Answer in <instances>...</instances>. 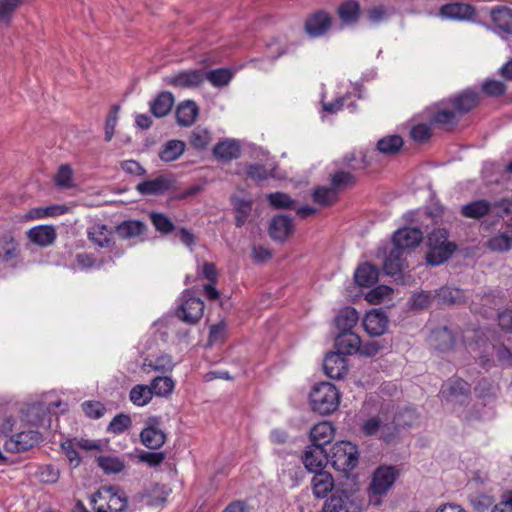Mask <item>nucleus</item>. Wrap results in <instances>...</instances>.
<instances>
[{
    "label": "nucleus",
    "mask_w": 512,
    "mask_h": 512,
    "mask_svg": "<svg viewBox=\"0 0 512 512\" xmlns=\"http://www.w3.org/2000/svg\"><path fill=\"white\" fill-rule=\"evenodd\" d=\"M457 249L455 242L449 240V232L445 228H435L427 236L426 262L438 266L446 262Z\"/></svg>",
    "instance_id": "obj_1"
},
{
    "label": "nucleus",
    "mask_w": 512,
    "mask_h": 512,
    "mask_svg": "<svg viewBox=\"0 0 512 512\" xmlns=\"http://www.w3.org/2000/svg\"><path fill=\"white\" fill-rule=\"evenodd\" d=\"M90 505L94 512H127L128 498L116 486H102L92 494Z\"/></svg>",
    "instance_id": "obj_2"
},
{
    "label": "nucleus",
    "mask_w": 512,
    "mask_h": 512,
    "mask_svg": "<svg viewBox=\"0 0 512 512\" xmlns=\"http://www.w3.org/2000/svg\"><path fill=\"white\" fill-rule=\"evenodd\" d=\"M340 398V392L334 384L320 382L310 392L311 408L321 415H329L338 409Z\"/></svg>",
    "instance_id": "obj_3"
},
{
    "label": "nucleus",
    "mask_w": 512,
    "mask_h": 512,
    "mask_svg": "<svg viewBox=\"0 0 512 512\" xmlns=\"http://www.w3.org/2000/svg\"><path fill=\"white\" fill-rule=\"evenodd\" d=\"M364 497L356 490L335 489L325 501L322 512H361Z\"/></svg>",
    "instance_id": "obj_4"
},
{
    "label": "nucleus",
    "mask_w": 512,
    "mask_h": 512,
    "mask_svg": "<svg viewBox=\"0 0 512 512\" xmlns=\"http://www.w3.org/2000/svg\"><path fill=\"white\" fill-rule=\"evenodd\" d=\"M359 452L355 444L349 441L336 442L328 455L332 467L340 472H349L358 465Z\"/></svg>",
    "instance_id": "obj_5"
},
{
    "label": "nucleus",
    "mask_w": 512,
    "mask_h": 512,
    "mask_svg": "<svg viewBox=\"0 0 512 512\" xmlns=\"http://www.w3.org/2000/svg\"><path fill=\"white\" fill-rule=\"evenodd\" d=\"M203 312V300L189 290L184 291L181 304L176 310L177 317L187 324H196L202 318Z\"/></svg>",
    "instance_id": "obj_6"
},
{
    "label": "nucleus",
    "mask_w": 512,
    "mask_h": 512,
    "mask_svg": "<svg viewBox=\"0 0 512 512\" xmlns=\"http://www.w3.org/2000/svg\"><path fill=\"white\" fill-rule=\"evenodd\" d=\"M167 436L161 427L160 417H150L140 432L141 443L150 450L160 449L166 442Z\"/></svg>",
    "instance_id": "obj_7"
},
{
    "label": "nucleus",
    "mask_w": 512,
    "mask_h": 512,
    "mask_svg": "<svg viewBox=\"0 0 512 512\" xmlns=\"http://www.w3.org/2000/svg\"><path fill=\"white\" fill-rule=\"evenodd\" d=\"M42 435L34 430L22 431L11 434L3 443V448L9 453L25 452L38 445Z\"/></svg>",
    "instance_id": "obj_8"
},
{
    "label": "nucleus",
    "mask_w": 512,
    "mask_h": 512,
    "mask_svg": "<svg viewBox=\"0 0 512 512\" xmlns=\"http://www.w3.org/2000/svg\"><path fill=\"white\" fill-rule=\"evenodd\" d=\"M400 471L395 466H379L373 473L370 492L373 495H383L393 486Z\"/></svg>",
    "instance_id": "obj_9"
},
{
    "label": "nucleus",
    "mask_w": 512,
    "mask_h": 512,
    "mask_svg": "<svg viewBox=\"0 0 512 512\" xmlns=\"http://www.w3.org/2000/svg\"><path fill=\"white\" fill-rule=\"evenodd\" d=\"M429 120L432 125L443 128L446 131H451L458 125L461 117L446 99L436 105Z\"/></svg>",
    "instance_id": "obj_10"
},
{
    "label": "nucleus",
    "mask_w": 512,
    "mask_h": 512,
    "mask_svg": "<svg viewBox=\"0 0 512 512\" xmlns=\"http://www.w3.org/2000/svg\"><path fill=\"white\" fill-rule=\"evenodd\" d=\"M332 26L331 15L324 10L310 13L304 21V31L310 38L325 36Z\"/></svg>",
    "instance_id": "obj_11"
},
{
    "label": "nucleus",
    "mask_w": 512,
    "mask_h": 512,
    "mask_svg": "<svg viewBox=\"0 0 512 512\" xmlns=\"http://www.w3.org/2000/svg\"><path fill=\"white\" fill-rule=\"evenodd\" d=\"M205 81V72L201 69L186 70L165 78V82L175 88H195Z\"/></svg>",
    "instance_id": "obj_12"
},
{
    "label": "nucleus",
    "mask_w": 512,
    "mask_h": 512,
    "mask_svg": "<svg viewBox=\"0 0 512 512\" xmlns=\"http://www.w3.org/2000/svg\"><path fill=\"white\" fill-rule=\"evenodd\" d=\"M458 115L462 118L480 102V94L474 89H465L461 93L447 99Z\"/></svg>",
    "instance_id": "obj_13"
},
{
    "label": "nucleus",
    "mask_w": 512,
    "mask_h": 512,
    "mask_svg": "<svg viewBox=\"0 0 512 512\" xmlns=\"http://www.w3.org/2000/svg\"><path fill=\"white\" fill-rule=\"evenodd\" d=\"M323 369L329 378L342 379L348 373L347 359L339 353L329 352L324 358Z\"/></svg>",
    "instance_id": "obj_14"
},
{
    "label": "nucleus",
    "mask_w": 512,
    "mask_h": 512,
    "mask_svg": "<svg viewBox=\"0 0 512 512\" xmlns=\"http://www.w3.org/2000/svg\"><path fill=\"white\" fill-rule=\"evenodd\" d=\"M21 255L19 242L11 233L0 236V262L15 266Z\"/></svg>",
    "instance_id": "obj_15"
},
{
    "label": "nucleus",
    "mask_w": 512,
    "mask_h": 512,
    "mask_svg": "<svg viewBox=\"0 0 512 512\" xmlns=\"http://www.w3.org/2000/svg\"><path fill=\"white\" fill-rule=\"evenodd\" d=\"M302 462L309 472L316 473L324 470L328 463V454L324 448L309 445L302 455Z\"/></svg>",
    "instance_id": "obj_16"
},
{
    "label": "nucleus",
    "mask_w": 512,
    "mask_h": 512,
    "mask_svg": "<svg viewBox=\"0 0 512 512\" xmlns=\"http://www.w3.org/2000/svg\"><path fill=\"white\" fill-rule=\"evenodd\" d=\"M423 239V232L416 227H404L393 234V245L404 250L417 247Z\"/></svg>",
    "instance_id": "obj_17"
},
{
    "label": "nucleus",
    "mask_w": 512,
    "mask_h": 512,
    "mask_svg": "<svg viewBox=\"0 0 512 512\" xmlns=\"http://www.w3.org/2000/svg\"><path fill=\"white\" fill-rule=\"evenodd\" d=\"M388 323L387 315L381 310L369 311L363 319L364 329L371 336L384 334L387 330Z\"/></svg>",
    "instance_id": "obj_18"
},
{
    "label": "nucleus",
    "mask_w": 512,
    "mask_h": 512,
    "mask_svg": "<svg viewBox=\"0 0 512 512\" xmlns=\"http://www.w3.org/2000/svg\"><path fill=\"white\" fill-rule=\"evenodd\" d=\"M335 437V428L329 421H322L314 425L310 430L311 446L324 448Z\"/></svg>",
    "instance_id": "obj_19"
},
{
    "label": "nucleus",
    "mask_w": 512,
    "mask_h": 512,
    "mask_svg": "<svg viewBox=\"0 0 512 512\" xmlns=\"http://www.w3.org/2000/svg\"><path fill=\"white\" fill-rule=\"evenodd\" d=\"M172 181L166 176H158L151 180H144L136 185V190L139 194L148 195H163L170 190Z\"/></svg>",
    "instance_id": "obj_20"
},
{
    "label": "nucleus",
    "mask_w": 512,
    "mask_h": 512,
    "mask_svg": "<svg viewBox=\"0 0 512 512\" xmlns=\"http://www.w3.org/2000/svg\"><path fill=\"white\" fill-rule=\"evenodd\" d=\"M404 253V250L393 245V248L390 250L383 263V269L387 275L400 276L404 269L407 268Z\"/></svg>",
    "instance_id": "obj_21"
},
{
    "label": "nucleus",
    "mask_w": 512,
    "mask_h": 512,
    "mask_svg": "<svg viewBox=\"0 0 512 512\" xmlns=\"http://www.w3.org/2000/svg\"><path fill=\"white\" fill-rule=\"evenodd\" d=\"M293 232L292 219L286 215L274 216L269 224L270 237L279 242H283Z\"/></svg>",
    "instance_id": "obj_22"
},
{
    "label": "nucleus",
    "mask_w": 512,
    "mask_h": 512,
    "mask_svg": "<svg viewBox=\"0 0 512 512\" xmlns=\"http://www.w3.org/2000/svg\"><path fill=\"white\" fill-rule=\"evenodd\" d=\"M470 391V384L461 378L450 379L441 388V394L446 400L466 399L469 397Z\"/></svg>",
    "instance_id": "obj_23"
},
{
    "label": "nucleus",
    "mask_w": 512,
    "mask_h": 512,
    "mask_svg": "<svg viewBox=\"0 0 512 512\" xmlns=\"http://www.w3.org/2000/svg\"><path fill=\"white\" fill-rule=\"evenodd\" d=\"M361 339L358 334L353 331L339 332L335 339L337 352L343 356L352 355L358 352Z\"/></svg>",
    "instance_id": "obj_24"
},
{
    "label": "nucleus",
    "mask_w": 512,
    "mask_h": 512,
    "mask_svg": "<svg viewBox=\"0 0 512 512\" xmlns=\"http://www.w3.org/2000/svg\"><path fill=\"white\" fill-rule=\"evenodd\" d=\"M429 342L434 349L440 352H447L454 346V335L446 326L437 327L431 331Z\"/></svg>",
    "instance_id": "obj_25"
},
{
    "label": "nucleus",
    "mask_w": 512,
    "mask_h": 512,
    "mask_svg": "<svg viewBox=\"0 0 512 512\" xmlns=\"http://www.w3.org/2000/svg\"><path fill=\"white\" fill-rule=\"evenodd\" d=\"M500 202L490 203L485 199L475 200L461 207V214L470 219H481L488 215L492 208L499 207Z\"/></svg>",
    "instance_id": "obj_26"
},
{
    "label": "nucleus",
    "mask_w": 512,
    "mask_h": 512,
    "mask_svg": "<svg viewBox=\"0 0 512 512\" xmlns=\"http://www.w3.org/2000/svg\"><path fill=\"white\" fill-rule=\"evenodd\" d=\"M312 491L315 497L324 498L334 491V479L327 471H317L311 479Z\"/></svg>",
    "instance_id": "obj_27"
},
{
    "label": "nucleus",
    "mask_w": 512,
    "mask_h": 512,
    "mask_svg": "<svg viewBox=\"0 0 512 512\" xmlns=\"http://www.w3.org/2000/svg\"><path fill=\"white\" fill-rule=\"evenodd\" d=\"M199 114L197 104L192 100L181 102L175 111L176 122L182 127H189L196 121Z\"/></svg>",
    "instance_id": "obj_28"
},
{
    "label": "nucleus",
    "mask_w": 512,
    "mask_h": 512,
    "mask_svg": "<svg viewBox=\"0 0 512 512\" xmlns=\"http://www.w3.org/2000/svg\"><path fill=\"white\" fill-rule=\"evenodd\" d=\"M27 237L30 242L41 247H47L55 241L56 231L53 226L39 225L30 228L27 231Z\"/></svg>",
    "instance_id": "obj_29"
},
{
    "label": "nucleus",
    "mask_w": 512,
    "mask_h": 512,
    "mask_svg": "<svg viewBox=\"0 0 512 512\" xmlns=\"http://www.w3.org/2000/svg\"><path fill=\"white\" fill-rule=\"evenodd\" d=\"M212 152L215 158L230 161L240 157L241 147L236 140L225 139L218 142Z\"/></svg>",
    "instance_id": "obj_30"
},
{
    "label": "nucleus",
    "mask_w": 512,
    "mask_h": 512,
    "mask_svg": "<svg viewBox=\"0 0 512 512\" xmlns=\"http://www.w3.org/2000/svg\"><path fill=\"white\" fill-rule=\"evenodd\" d=\"M113 231L106 225L96 223L88 231V238L91 242L101 248H110L113 242Z\"/></svg>",
    "instance_id": "obj_31"
},
{
    "label": "nucleus",
    "mask_w": 512,
    "mask_h": 512,
    "mask_svg": "<svg viewBox=\"0 0 512 512\" xmlns=\"http://www.w3.org/2000/svg\"><path fill=\"white\" fill-rule=\"evenodd\" d=\"M441 14L449 19L463 20L472 18L475 14V9L469 4L455 2L442 6Z\"/></svg>",
    "instance_id": "obj_32"
},
{
    "label": "nucleus",
    "mask_w": 512,
    "mask_h": 512,
    "mask_svg": "<svg viewBox=\"0 0 512 512\" xmlns=\"http://www.w3.org/2000/svg\"><path fill=\"white\" fill-rule=\"evenodd\" d=\"M491 19L496 28L506 34H512V9L497 6L491 10Z\"/></svg>",
    "instance_id": "obj_33"
},
{
    "label": "nucleus",
    "mask_w": 512,
    "mask_h": 512,
    "mask_svg": "<svg viewBox=\"0 0 512 512\" xmlns=\"http://www.w3.org/2000/svg\"><path fill=\"white\" fill-rule=\"evenodd\" d=\"M378 268L370 263L358 266L354 273L355 282L361 287H371L378 281Z\"/></svg>",
    "instance_id": "obj_34"
},
{
    "label": "nucleus",
    "mask_w": 512,
    "mask_h": 512,
    "mask_svg": "<svg viewBox=\"0 0 512 512\" xmlns=\"http://www.w3.org/2000/svg\"><path fill=\"white\" fill-rule=\"evenodd\" d=\"M173 105V94L168 91H163L150 103V111L155 117L161 118L169 114Z\"/></svg>",
    "instance_id": "obj_35"
},
{
    "label": "nucleus",
    "mask_w": 512,
    "mask_h": 512,
    "mask_svg": "<svg viewBox=\"0 0 512 512\" xmlns=\"http://www.w3.org/2000/svg\"><path fill=\"white\" fill-rule=\"evenodd\" d=\"M146 230V224L139 220H126L116 226V232L122 239H132L142 236Z\"/></svg>",
    "instance_id": "obj_36"
},
{
    "label": "nucleus",
    "mask_w": 512,
    "mask_h": 512,
    "mask_svg": "<svg viewBox=\"0 0 512 512\" xmlns=\"http://www.w3.org/2000/svg\"><path fill=\"white\" fill-rule=\"evenodd\" d=\"M360 4L355 0H347L339 5L337 14L344 24H355L360 17Z\"/></svg>",
    "instance_id": "obj_37"
},
{
    "label": "nucleus",
    "mask_w": 512,
    "mask_h": 512,
    "mask_svg": "<svg viewBox=\"0 0 512 512\" xmlns=\"http://www.w3.org/2000/svg\"><path fill=\"white\" fill-rule=\"evenodd\" d=\"M186 148L182 140L172 139L167 141L159 152V158L164 162H172L179 159Z\"/></svg>",
    "instance_id": "obj_38"
},
{
    "label": "nucleus",
    "mask_w": 512,
    "mask_h": 512,
    "mask_svg": "<svg viewBox=\"0 0 512 512\" xmlns=\"http://www.w3.org/2000/svg\"><path fill=\"white\" fill-rule=\"evenodd\" d=\"M69 211V207L66 205H50L47 207H36L30 209L25 218L27 220L43 219L47 217H56L64 215Z\"/></svg>",
    "instance_id": "obj_39"
},
{
    "label": "nucleus",
    "mask_w": 512,
    "mask_h": 512,
    "mask_svg": "<svg viewBox=\"0 0 512 512\" xmlns=\"http://www.w3.org/2000/svg\"><path fill=\"white\" fill-rule=\"evenodd\" d=\"M174 368V362L172 360V357L169 355H161L156 357L155 359H144L142 369L145 372H160L162 374H165L167 372L172 371Z\"/></svg>",
    "instance_id": "obj_40"
},
{
    "label": "nucleus",
    "mask_w": 512,
    "mask_h": 512,
    "mask_svg": "<svg viewBox=\"0 0 512 512\" xmlns=\"http://www.w3.org/2000/svg\"><path fill=\"white\" fill-rule=\"evenodd\" d=\"M231 201L235 211V225L237 227H242L251 213L252 201L250 199L240 198L237 196H232Z\"/></svg>",
    "instance_id": "obj_41"
},
{
    "label": "nucleus",
    "mask_w": 512,
    "mask_h": 512,
    "mask_svg": "<svg viewBox=\"0 0 512 512\" xmlns=\"http://www.w3.org/2000/svg\"><path fill=\"white\" fill-rule=\"evenodd\" d=\"M440 305H454L464 301V293L459 288L442 287L434 294Z\"/></svg>",
    "instance_id": "obj_42"
},
{
    "label": "nucleus",
    "mask_w": 512,
    "mask_h": 512,
    "mask_svg": "<svg viewBox=\"0 0 512 512\" xmlns=\"http://www.w3.org/2000/svg\"><path fill=\"white\" fill-rule=\"evenodd\" d=\"M358 319V312L352 307H347L337 315L335 319L336 327L340 332L352 331Z\"/></svg>",
    "instance_id": "obj_43"
},
{
    "label": "nucleus",
    "mask_w": 512,
    "mask_h": 512,
    "mask_svg": "<svg viewBox=\"0 0 512 512\" xmlns=\"http://www.w3.org/2000/svg\"><path fill=\"white\" fill-rule=\"evenodd\" d=\"M403 143V139L399 135L385 136L378 140L377 151L385 155H395L401 150Z\"/></svg>",
    "instance_id": "obj_44"
},
{
    "label": "nucleus",
    "mask_w": 512,
    "mask_h": 512,
    "mask_svg": "<svg viewBox=\"0 0 512 512\" xmlns=\"http://www.w3.org/2000/svg\"><path fill=\"white\" fill-rule=\"evenodd\" d=\"M212 141L211 133L208 129L196 127L189 136V143L195 150H206Z\"/></svg>",
    "instance_id": "obj_45"
},
{
    "label": "nucleus",
    "mask_w": 512,
    "mask_h": 512,
    "mask_svg": "<svg viewBox=\"0 0 512 512\" xmlns=\"http://www.w3.org/2000/svg\"><path fill=\"white\" fill-rule=\"evenodd\" d=\"M356 184V177L349 171H337L331 175V187L338 194L339 191L352 188Z\"/></svg>",
    "instance_id": "obj_46"
},
{
    "label": "nucleus",
    "mask_w": 512,
    "mask_h": 512,
    "mask_svg": "<svg viewBox=\"0 0 512 512\" xmlns=\"http://www.w3.org/2000/svg\"><path fill=\"white\" fill-rule=\"evenodd\" d=\"M312 199L321 206H330L338 200V194L331 186H320L314 189Z\"/></svg>",
    "instance_id": "obj_47"
},
{
    "label": "nucleus",
    "mask_w": 512,
    "mask_h": 512,
    "mask_svg": "<svg viewBox=\"0 0 512 512\" xmlns=\"http://www.w3.org/2000/svg\"><path fill=\"white\" fill-rule=\"evenodd\" d=\"M129 397L134 405L142 407L151 401L153 394L150 386L136 385L130 390Z\"/></svg>",
    "instance_id": "obj_48"
},
{
    "label": "nucleus",
    "mask_w": 512,
    "mask_h": 512,
    "mask_svg": "<svg viewBox=\"0 0 512 512\" xmlns=\"http://www.w3.org/2000/svg\"><path fill=\"white\" fill-rule=\"evenodd\" d=\"M22 4L23 0H0V22L9 26L14 13Z\"/></svg>",
    "instance_id": "obj_49"
},
{
    "label": "nucleus",
    "mask_w": 512,
    "mask_h": 512,
    "mask_svg": "<svg viewBox=\"0 0 512 512\" xmlns=\"http://www.w3.org/2000/svg\"><path fill=\"white\" fill-rule=\"evenodd\" d=\"M174 381L170 377H155L150 384L152 394L157 396H168L174 389Z\"/></svg>",
    "instance_id": "obj_50"
},
{
    "label": "nucleus",
    "mask_w": 512,
    "mask_h": 512,
    "mask_svg": "<svg viewBox=\"0 0 512 512\" xmlns=\"http://www.w3.org/2000/svg\"><path fill=\"white\" fill-rule=\"evenodd\" d=\"M54 183L58 188L70 189L74 187L73 170L69 164H62L54 176Z\"/></svg>",
    "instance_id": "obj_51"
},
{
    "label": "nucleus",
    "mask_w": 512,
    "mask_h": 512,
    "mask_svg": "<svg viewBox=\"0 0 512 512\" xmlns=\"http://www.w3.org/2000/svg\"><path fill=\"white\" fill-rule=\"evenodd\" d=\"M232 73L228 69L218 68L205 73V80H208L215 87H223L229 84Z\"/></svg>",
    "instance_id": "obj_52"
},
{
    "label": "nucleus",
    "mask_w": 512,
    "mask_h": 512,
    "mask_svg": "<svg viewBox=\"0 0 512 512\" xmlns=\"http://www.w3.org/2000/svg\"><path fill=\"white\" fill-rule=\"evenodd\" d=\"M132 425L131 417L127 414H117L107 426L106 431L110 434L119 435L128 430Z\"/></svg>",
    "instance_id": "obj_53"
},
{
    "label": "nucleus",
    "mask_w": 512,
    "mask_h": 512,
    "mask_svg": "<svg viewBox=\"0 0 512 512\" xmlns=\"http://www.w3.org/2000/svg\"><path fill=\"white\" fill-rule=\"evenodd\" d=\"M98 465L106 474L119 473L125 468L124 461L112 456L99 457Z\"/></svg>",
    "instance_id": "obj_54"
},
{
    "label": "nucleus",
    "mask_w": 512,
    "mask_h": 512,
    "mask_svg": "<svg viewBox=\"0 0 512 512\" xmlns=\"http://www.w3.org/2000/svg\"><path fill=\"white\" fill-rule=\"evenodd\" d=\"M150 219L155 229L162 234H169L175 229L174 223L163 213L153 212L150 214Z\"/></svg>",
    "instance_id": "obj_55"
},
{
    "label": "nucleus",
    "mask_w": 512,
    "mask_h": 512,
    "mask_svg": "<svg viewBox=\"0 0 512 512\" xmlns=\"http://www.w3.org/2000/svg\"><path fill=\"white\" fill-rule=\"evenodd\" d=\"M434 295L427 291H419L412 294L408 304L412 310H423L430 306Z\"/></svg>",
    "instance_id": "obj_56"
},
{
    "label": "nucleus",
    "mask_w": 512,
    "mask_h": 512,
    "mask_svg": "<svg viewBox=\"0 0 512 512\" xmlns=\"http://www.w3.org/2000/svg\"><path fill=\"white\" fill-rule=\"evenodd\" d=\"M268 203L275 209H291L295 201L286 193L275 192L267 195Z\"/></svg>",
    "instance_id": "obj_57"
},
{
    "label": "nucleus",
    "mask_w": 512,
    "mask_h": 512,
    "mask_svg": "<svg viewBox=\"0 0 512 512\" xmlns=\"http://www.w3.org/2000/svg\"><path fill=\"white\" fill-rule=\"evenodd\" d=\"M488 246L493 251H508L512 248V234L505 232L497 234L489 240Z\"/></svg>",
    "instance_id": "obj_58"
},
{
    "label": "nucleus",
    "mask_w": 512,
    "mask_h": 512,
    "mask_svg": "<svg viewBox=\"0 0 512 512\" xmlns=\"http://www.w3.org/2000/svg\"><path fill=\"white\" fill-rule=\"evenodd\" d=\"M482 92L488 97H500L506 93V85L495 79H487L481 85Z\"/></svg>",
    "instance_id": "obj_59"
},
{
    "label": "nucleus",
    "mask_w": 512,
    "mask_h": 512,
    "mask_svg": "<svg viewBox=\"0 0 512 512\" xmlns=\"http://www.w3.org/2000/svg\"><path fill=\"white\" fill-rule=\"evenodd\" d=\"M371 156L368 153H359V157L356 154L346 155L344 157V162L347 166L356 171V170H364L371 165Z\"/></svg>",
    "instance_id": "obj_60"
},
{
    "label": "nucleus",
    "mask_w": 512,
    "mask_h": 512,
    "mask_svg": "<svg viewBox=\"0 0 512 512\" xmlns=\"http://www.w3.org/2000/svg\"><path fill=\"white\" fill-rule=\"evenodd\" d=\"M61 450L69 461V464L76 468L81 463V457L77 451L74 440L67 439L61 443Z\"/></svg>",
    "instance_id": "obj_61"
},
{
    "label": "nucleus",
    "mask_w": 512,
    "mask_h": 512,
    "mask_svg": "<svg viewBox=\"0 0 512 512\" xmlns=\"http://www.w3.org/2000/svg\"><path fill=\"white\" fill-rule=\"evenodd\" d=\"M81 407L85 415L91 419H99L106 412V407L99 401H85Z\"/></svg>",
    "instance_id": "obj_62"
},
{
    "label": "nucleus",
    "mask_w": 512,
    "mask_h": 512,
    "mask_svg": "<svg viewBox=\"0 0 512 512\" xmlns=\"http://www.w3.org/2000/svg\"><path fill=\"white\" fill-rule=\"evenodd\" d=\"M393 292L392 288L386 285H378L367 292L365 299L371 304L381 303L386 296Z\"/></svg>",
    "instance_id": "obj_63"
},
{
    "label": "nucleus",
    "mask_w": 512,
    "mask_h": 512,
    "mask_svg": "<svg viewBox=\"0 0 512 512\" xmlns=\"http://www.w3.org/2000/svg\"><path fill=\"white\" fill-rule=\"evenodd\" d=\"M249 178L257 182L264 181L272 176L271 172L263 164H249L246 168Z\"/></svg>",
    "instance_id": "obj_64"
}]
</instances>
